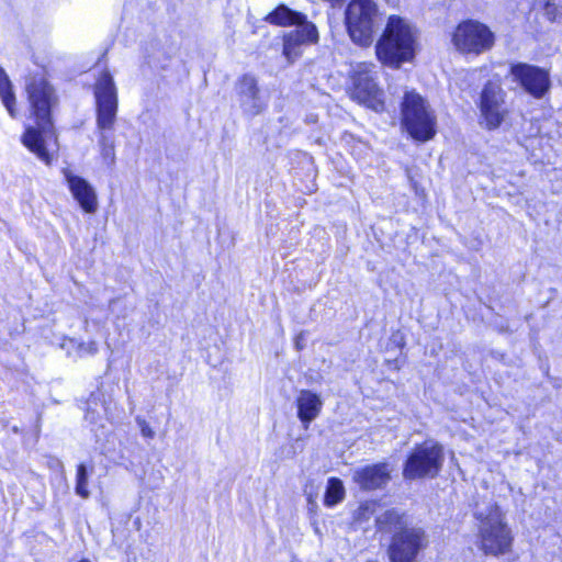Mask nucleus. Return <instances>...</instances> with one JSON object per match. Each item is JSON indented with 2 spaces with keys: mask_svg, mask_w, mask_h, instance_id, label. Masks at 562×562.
<instances>
[{
  "mask_svg": "<svg viewBox=\"0 0 562 562\" xmlns=\"http://www.w3.org/2000/svg\"><path fill=\"white\" fill-rule=\"evenodd\" d=\"M65 179L69 186V189L74 198L78 201L80 206L87 213H93L97 210V194L93 188L79 176L72 175L70 171L65 170Z\"/></svg>",
  "mask_w": 562,
  "mask_h": 562,
  "instance_id": "2eb2a0df",
  "label": "nucleus"
},
{
  "mask_svg": "<svg viewBox=\"0 0 562 562\" xmlns=\"http://www.w3.org/2000/svg\"><path fill=\"white\" fill-rule=\"evenodd\" d=\"M135 420H136L137 426L140 429L143 437L150 438V439L155 437V431L153 430V428L149 426V424L144 418L138 416V417H136Z\"/></svg>",
  "mask_w": 562,
  "mask_h": 562,
  "instance_id": "bb28decb",
  "label": "nucleus"
},
{
  "mask_svg": "<svg viewBox=\"0 0 562 562\" xmlns=\"http://www.w3.org/2000/svg\"><path fill=\"white\" fill-rule=\"evenodd\" d=\"M109 131L110 130H100L98 144L103 160L111 166L115 161V146L113 136L109 134Z\"/></svg>",
  "mask_w": 562,
  "mask_h": 562,
  "instance_id": "4be33fe9",
  "label": "nucleus"
},
{
  "mask_svg": "<svg viewBox=\"0 0 562 562\" xmlns=\"http://www.w3.org/2000/svg\"><path fill=\"white\" fill-rule=\"evenodd\" d=\"M98 351V345L95 341L81 342L78 346V352L80 356L95 355Z\"/></svg>",
  "mask_w": 562,
  "mask_h": 562,
  "instance_id": "cd10ccee",
  "label": "nucleus"
},
{
  "mask_svg": "<svg viewBox=\"0 0 562 562\" xmlns=\"http://www.w3.org/2000/svg\"><path fill=\"white\" fill-rule=\"evenodd\" d=\"M427 544L425 531L411 527L393 535L389 549L391 562H414L418 552Z\"/></svg>",
  "mask_w": 562,
  "mask_h": 562,
  "instance_id": "6e6552de",
  "label": "nucleus"
},
{
  "mask_svg": "<svg viewBox=\"0 0 562 562\" xmlns=\"http://www.w3.org/2000/svg\"><path fill=\"white\" fill-rule=\"evenodd\" d=\"M376 5L372 0H352L346 10V24L349 35H369Z\"/></svg>",
  "mask_w": 562,
  "mask_h": 562,
  "instance_id": "f8f14e48",
  "label": "nucleus"
},
{
  "mask_svg": "<svg viewBox=\"0 0 562 562\" xmlns=\"http://www.w3.org/2000/svg\"><path fill=\"white\" fill-rule=\"evenodd\" d=\"M401 123L418 142H427L436 134V116L427 101L416 91H405L401 102Z\"/></svg>",
  "mask_w": 562,
  "mask_h": 562,
  "instance_id": "f03ea898",
  "label": "nucleus"
},
{
  "mask_svg": "<svg viewBox=\"0 0 562 562\" xmlns=\"http://www.w3.org/2000/svg\"><path fill=\"white\" fill-rule=\"evenodd\" d=\"M453 35H494L490 29L476 21V20H465L457 26V31Z\"/></svg>",
  "mask_w": 562,
  "mask_h": 562,
  "instance_id": "b1692460",
  "label": "nucleus"
},
{
  "mask_svg": "<svg viewBox=\"0 0 562 562\" xmlns=\"http://www.w3.org/2000/svg\"><path fill=\"white\" fill-rule=\"evenodd\" d=\"M297 417L307 429L310 424L318 417L322 412L323 401L321 396L310 390H301L296 397Z\"/></svg>",
  "mask_w": 562,
  "mask_h": 562,
  "instance_id": "dca6fc26",
  "label": "nucleus"
},
{
  "mask_svg": "<svg viewBox=\"0 0 562 562\" xmlns=\"http://www.w3.org/2000/svg\"><path fill=\"white\" fill-rule=\"evenodd\" d=\"M494 37H452L453 46L464 55H479L490 49Z\"/></svg>",
  "mask_w": 562,
  "mask_h": 562,
  "instance_id": "f3484780",
  "label": "nucleus"
},
{
  "mask_svg": "<svg viewBox=\"0 0 562 562\" xmlns=\"http://www.w3.org/2000/svg\"><path fill=\"white\" fill-rule=\"evenodd\" d=\"M345 496V488L339 479L330 477L327 483L324 503L326 506L331 507L342 501Z\"/></svg>",
  "mask_w": 562,
  "mask_h": 562,
  "instance_id": "5701e85b",
  "label": "nucleus"
},
{
  "mask_svg": "<svg viewBox=\"0 0 562 562\" xmlns=\"http://www.w3.org/2000/svg\"><path fill=\"white\" fill-rule=\"evenodd\" d=\"M374 65L360 63L352 68V92L351 95L359 103L367 105L375 112L384 110L382 90L376 83Z\"/></svg>",
  "mask_w": 562,
  "mask_h": 562,
  "instance_id": "423d86ee",
  "label": "nucleus"
},
{
  "mask_svg": "<svg viewBox=\"0 0 562 562\" xmlns=\"http://www.w3.org/2000/svg\"><path fill=\"white\" fill-rule=\"evenodd\" d=\"M307 504H308V510L312 512V513H315L316 512V508H317V504L316 502L313 499L312 495H308L307 497Z\"/></svg>",
  "mask_w": 562,
  "mask_h": 562,
  "instance_id": "c756f323",
  "label": "nucleus"
},
{
  "mask_svg": "<svg viewBox=\"0 0 562 562\" xmlns=\"http://www.w3.org/2000/svg\"><path fill=\"white\" fill-rule=\"evenodd\" d=\"M237 102L247 116L259 115L267 108V100L258 87V80L250 74H245L235 83Z\"/></svg>",
  "mask_w": 562,
  "mask_h": 562,
  "instance_id": "9d476101",
  "label": "nucleus"
},
{
  "mask_svg": "<svg viewBox=\"0 0 562 562\" xmlns=\"http://www.w3.org/2000/svg\"><path fill=\"white\" fill-rule=\"evenodd\" d=\"M318 37H283V55L289 61L295 60L301 55L303 44H316Z\"/></svg>",
  "mask_w": 562,
  "mask_h": 562,
  "instance_id": "aec40b11",
  "label": "nucleus"
},
{
  "mask_svg": "<svg viewBox=\"0 0 562 562\" xmlns=\"http://www.w3.org/2000/svg\"><path fill=\"white\" fill-rule=\"evenodd\" d=\"M482 124L487 130L498 128L507 116L505 106V92L502 87L493 81H488L483 87L479 103Z\"/></svg>",
  "mask_w": 562,
  "mask_h": 562,
  "instance_id": "0eeeda50",
  "label": "nucleus"
},
{
  "mask_svg": "<svg viewBox=\"0 0 562 562\" xmlns=\"http://www.w3.org/2000/svg\"><path fill=\"white\" fill-rule=\"evenodd\" d=\"M475 516L481 520V549L485 554L501 555L512 548L513 537L507 525L503 521L497 505H491L486 512L476 510Z\"/></svg>",
  "mask_w": 562,
  "mask_h": 562,
  "instance_id": "7ed1b4c3",
  "label": "nucleus"
},
{
  "mask_svg": "<svg viewBox=\"0 0 562 562\" xmlns=\"http://www.w3.org/2000/svg\"><path fill=\"white\" fill-rule=\"evenodd\" d=\"M266 20L280 26H296V35H318L315 24L307 20V16L299 11L291 10L284 4L279 5L267 15Z\"/></svg>",
  "mask_w": 562,
  "mask_h": 562,
  "instance_id": "ddd939ff",
  "label": "nucleus"
},
{
  "mask_svg": "<svg viewBox=\"0 0 562 562\" xmlns=\"http://www.w3.org/2000/svg\"><path fill=\"white\" fill-rule=\"evenodd\" d=\"M415 52L414 37H380L375 44L378 59L392 68H400L403 63L411 61Z\"/></svg>",
  "mask_w": 562,
  "mask_h": 562,
  "instance_id": "1a4fd4ad",
  "label": "nucleus"
},
{
  "mask_svg": "<svg viewBox=\"0 0 562 562\" xmlns=\"http://www.w3.org/2000/svg\"><path fill=\"white\" fill-rule=\"evenodd\" d=\"M376 526L380 531L393 532L394 535L404 529H408L405 515L396 509L385 510L378 516Z\"/></svg>",
  "mask_w": 562,
  "mask_h": 562,
  "instance_id": "a211bd4d",
  "label": "nucleus"
},
{
  "mask_svg": "<svg viewBox=\"0 0 562 562\" xmlns=\"http://www.w3.org/2000/svg\"><path fill=\"white\" fill-rule=\"evenodd\" d=\"M0 98L8 110L9 114L12 117H15V94L13 92V87L11 80L9 79L4 69L0 66Z\"/></svg>",
  "mask_w": 562,
  "mask_h": 562,
  "instance_id": "6ab92c4d",
  "label": "nucleus"
},
{
  "mask_svg": "<svg viewBox=\"0 0 562 562\" xmlns=\"http://www.w3.org/2000/svg\"><path fill=\"white\" fill-rule=\"evenodd\" d=\"M415 29L405 18L400 15H390L385 31L382 35H413Z\"/></svg>",
  "mask_w": 562,
  "mask_h": 562,
  "instance_id": "412c9836",
  "label": "nucleus"
},
{
  "mask_svg": "<svg viewBox=\"0 0 562 562\" xmlns=\"http://www.w3.org/2000/svg\"><path fill=\"white\" fill-rule=\"evenodd\" d=\"M445 461L443 448L440 443L426 440L417 445L408 454L403 476L406 480L434 479L441 471Z\"/></svg>",
  "mask_w": 562,
  "mask_h": 562,
  "instance_id": "20e7f679",
  "label": "nucleus"
},
{
  "mask_svg": "<svg viewBox=\"0 0 562 562\" xmlns=\"http://www.w3.org/2000/svg\"><path fill=\"white\" fill-rule=\"evenodd\" d=\"M76 494L82 498H88L90 496V492L88 490V470L83 463H80L77 467V475H76Z\"/></svg>",
  "mask_w": 562,
  "mask_h": 562,
  "instance_id": "393cba45",
  "label": "nucleus"
},
{
  "mask_svg": "<svg viewBox=\"0 0 562 562\" xmlns=\"http://www.w3.org/2000/svg\"><path fill=\"white\" fill-rule=\"evenodd\" d=\"M93 93L99 130H112L119 106L117 89L109 70H102L95 79Z\"/></svg>",
  "mask_w": 562,
  "mask_h": 562,
  "instance_id": "39448f33",
  "label": "nucleus"
},
{
  "mask_svg": "<svg viewBox=\"0 0 562 562\" xmlns=\"http://www.w3.org/2000/svg\"><path fill=\"white\" fill-rule=\"evenodd\" d=\"M357 45L367 46L371 44L372 37H351Z\"/></svg>",
  "mask_w": 562,
  "mask_h": 562,
  "instance_id": "c85d7f7f",
  "label": "nucleus"
},
{
  "mask_svg": "<svg viewBox=\"0 0 562 562\" xmlns=\"http://www.w3.org/2000/svg\"><path fill=\"white\" fill-rule=\"evenodd\" d=\"M510 74L535 98H542L550 88L549 74L539 67L516 64L510 67Z\"/></svg>",
  "mask_w": 562,
  "mask_h": 562,
  "instance_id": "9b49d317",
  "label": "nucleus"
},
{
  "mask_svg": "<svg viewBox=\"0 0 562 562\" xmlns=\"http://www.w3.org/2000/svg\"><path fill=\"white\" fill-rule=\"evenodd\" d=\"M368 509H369V505L361 506V507L359 508V510H360V515H363V516H364V512H366V510H368Z\"/></svg>",
  "mask_w": 562,
  "mask_h": 562,
  "instance_id": "7c9ffc66",
  "label": "nucleus"
},
{
  "mask_svg": "<svg viewBox=\"0 0 562 562\" xmlns=\"http://www.w3.org/2000/svg\"><path fill=\"white\" fill-rule=\"evenodd\" d=\"M352 480L364 491L384 488L391 480V470L384 462L366 465L353 471Z\"/></svg>",
  "mask_w": 562,
  "mask_h": 562,
  "instance_id": "4468645a",
  "label": "nucleus"
},
{
  "mask_svg": "<svg viewBox=\"0 0 562 562\" xmlns=\"http://www.w3.org/2000/svg\"><path fill=\"white\" fill-rule=\"evenodd\" d=\"M543 14L551 22L562 21V0H547Z\"/></svg>",
  "mask_w": 562,
  "mask_h": 562,
  "instance_id": "a878e982",
  "label": "nucleus"
},
{
  "mask_svg": "<svg viewBox=\"0 0 562 562\" xmlns=\"http://www.w3.org/2000/svg\"><path fill=\"white\" fill-rule=\"evenodd\" d=\"M79 562H91V561H90V560H88V559H82V560H80Z\"/></svg>",
  "mask_w": 562,
  "mask_h": 562,
  "instance_id": "2f4dec72",
  "label": "nucleus"
},
{
  "mask_svg": "<svg viewBox=\"0 0 562 562\" xmlns=\"http://www.w3.org/2000/svg\"><path fill=\"white\" fill-rule=\"evenodd\" d=\"M25 93L35 126L26 127L21 138L22 144L42 161L49 165L52 157L45 143L47 138L54 136L52 114L59 103L58 94L44 71L30 74L25 78Z\"/></svg>",
  "mask_w": 562,
  "mask_h": 562,
  "instance_id": "f257e3e1",
  "label": "nucleus"
}]
</instances>
